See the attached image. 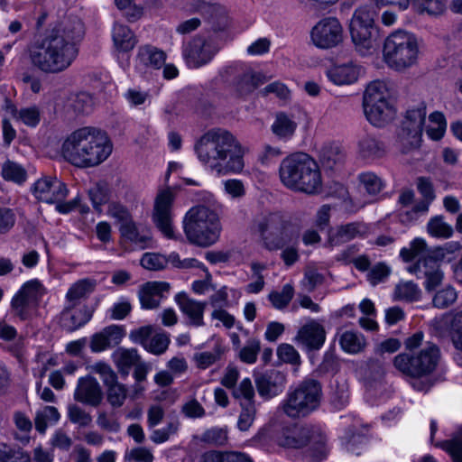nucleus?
<instances>
[{
    "label": "nucleus",
    "mask_w": 462,
    "mask_h": 462,
    "mask_svg": "<svg viewBox=\"0 0 462 462\" xmlns=\"http://www.w3.org/2000/svg\"><path fill=\"white\" fill-rule=\"evenodd\" d=\"M279 360L285 364L299 365L300 364V356L296 348L288 343H282L276 350Z\"/></svg>",
    "instance_id": "obj_59"
},
{
    "label": "nucleus",
    "mask_w": 462,
    "mask_h": 462,
    "mask_svg": "<svg viewBox=\"0 0 462 462\" xmlns=\"http://www.w3.org/2000/svg\"><path fill=\"white\" fill-rule=\"evenodd\" d=\"M322 395L320 383L314 379H306L289 388L280 409L291 419H300L315 411Z\"/></svg>",
    "instance_id": "obj_9"
},
{
    "label": "nucleus",
    "mask_w": 462,
    "mask_h": 462,
    "mask_svg": "<svg viewBox=\"0 0 462 462\" xmlns=\"http://www.w3.org/2000/svg\"><path fill=\"white\" fill-rule=\"evenodd\" d=\"M310 39L319 49L335 48L343 42V27L335 17L323 18L311 29Z\"/></svg>",
    "instance_id": "obj_15"
},
{
    "label": "nucleus",
    "mask_w": 462,
    "mask_h": 462,
    "mask_svg": "<svg viewBox=\"0 0 462 462\" xmlns=\"http://www.w3.org/2000/svg\"><path fill=\"white\" fill-rule=\"evenodd\" d=\"M266 81L263 74L246 69L239 75L236 82V90L241 96L247 95Z\"/></svg>",
    "instance_id": "obj_37"
},
{
    "label": "nucleus",
    "mask_w": 462,
    "mask_h": 462,
    "mask_svg": "<svg viewBox=\"0 0 462 462\" xmlns=\"http://www.w3.org/2000/svg\"><path fill=\"white\" fill-rule=\"evenodd\" d=\"M429 250L430 249H427V243L425 239L416 237L410 242L409 246L401 249L400 257L405 263H410L419 257L416 261L418 262L420 259L427 255Z\"/></svg>",
    "instance_id": "obj_41"
},
{
    "label": "nucleus",
    "mask_w": 462,
    "mask_h": 462,
    "mask_svg": "<svg viewBox=\"0 0 462 462\" xmlns=\"http://www.w3.org/2000/svg\"><path fill=\"white\" fill-rule=\"evenodd\" d=\"M60 415L58 410L53 406H45L38 411L35 415V429L41 434H44L48 425L55 424L59 421Z\"/></svg>",
    "instance_id": "obj_45"
},
{
    "label": "nucleus",
    "mask_w": 462,
    "mask_h": 462,
    "mask_svg": "<svg viewBox=\"0 0 462 462\" xmlns=\"http://www.w3.org/2000/svg\"><path fill=\"white\" fill-rule=\"evenodd\" d=\"M326 340V331L321 324L310 320L303 325L294 337V341L308 350H319Z\"/></svg>",
    "instance_id": "obj_21"
},
{
    "label": "nucleus",
    "mask_w": 462,
    "mask_h": 462,
    "mask_svg": "<svg viewBox=\"0 0 462 462\" xmlns=\"http://www.w3.org/2000/svg\"><path fill=\"white\" fill-rule=\"evenodd\" d=\"M339 345L346 353L357 354L365 349L366 341L362 334L345 331L339 337Z\"/></svg>",
    "instance_id": "obj_39"
},
{
    "label": "nucleus",
    "mask_w": 462,
    "mask_h": 462,
    "mask_svg": "<svg viewBox=\"0 0 462 462\" xmlns=\"http://www.w3.org/2000/svg\"><path fill=\"white\" fill-rule=\"evenodd\" d=\"M424 334L418 331L404 340L405 351L393 360V366L402 374L420 379L434 373L441 360L439 347L427 342L422 347Z\"/></svg>",
    "instance_id": "obj_4"
},
{
    "label": "nucleus",
    "mask_w": 462,
    "mask_h": 462,
    "mask_svg": "<svg viewBox=\"0 0 462 462\" xmlns=\"http://www.w3.org/2000/svg\"><path fill=\"white\" fill-rule=\"evenodd\" d=\"M439 323L448 330L454 346L462 351V310L443 315Z\"/></svg>",
    "instance_id": "obj_32"
},
{
    "label": "nucleus",
    "mask_w": 462,
    "mask_h": 462,
    "mask_svg": "<svg viewBox=\"0 0 462 462\" xmlns=\"http://www.w3.org/2000/svg\"><path fill=\"white\" fill-rule=\"evenodd\" d=\"M217 51L203 38H194L183 47V57L189 68L197 69L208 64Z\"/></svg>",
    "instance_id": "obj_18"
},
{
    "label": "nucleus",
    "mask_w": 462,
    "mask_h": 462,
    "mask_svg": "<svg viewBox=\"0 0 462 462\" xmlns=\"http://www.w3.org/2000/svg\"><path fill=\"white\" fill-rule=\"evenodd\" d=\"M376 9L372 5L358 7L350 22V34L357 51L365 56L374 49L372 32L374 28Z\"/></svg>",
    "instance_id": "obj_11"
},
{
    "label": "nucleus",
    "mask_w": 462,
    "mask_h": 462,
    "mask_svg": "<svg viewBox=\"0 0 462 462\" xmlns=\"http://www.w3.org/2000/svg\"><path fill=\"white\" fill-rule=\"evenodd\" d=\"M427 232L432 237L448 239L453 236L454 229L443 216H435L429 220Z\"/></svg>",
    "instance_id": "obj_44"
},
{
    "label": "nucleus",
    "mask_w": 462,
    "mask_h": 462,
    "mask_svg": "<svg viewBox=\"0 0 462 462\" xmlns=\"http://www.w3.org/2000/svg\"><path fill=\"white\" fill-rule=\"evenodd\" d=\"M435 446L448 452L454 462H462V430H457L450 439L439 441Z\"/></svg>",
    "instance_id": "obj_48"
},
{
    "label": "nucleus",
    "mask_w": 462,
    "mask_h": 462,
    "mask_svg": "<svg viewBox=\"0 0 462 462\" xmlns=\"http://www.w3.org/2000/svg\"><path fill=\"white\" fill-rule=\"evenodd\" d=\"M170 284L166 282H148L144 283L138 293L143 309L152 310L159 307L163 292H168Z\"/></svg>",
    "instance_id": "obj_27"
},
{
    "label": "nucleus",
    "mask_w": 462,
    "mask_h": 462,
    "mask_svg": "<svg viewBox=\"0 0 462 462\" xmlns=\"http://www.w3.org/2000/svg\"><path fill=\"white\" fill-rule=\"evenodd\" d=\"M290 226L285 217L280 212H264L256 216L253 221L252 228L260 237L279 231Z\"/></svg>",
    "instance_id": "obj_23"
},
{
    "label": "nucleus",
    "mask_w": 462,
    "mask_h": 462,
    "mask_svg": "<svg viewBox=\"0 0 462 462\" xmlns=\"http://www.w3.org/2000/svg\"><path fill=\"white\" fill-rule=\"evenodd\" d=\"M326 437L319 430H315L307 442V449L304 452V457L308 462H321L328 456L326 446Z\"/></svg>",
    "instance_id": "obj_31"
},
{
    "label": "nucleus",
    "mask_w": 462,
    "mask_h": 462,
    "mask_svg": "<svg viewBox=\"0 0 462 462\" xmlns=\"http://www.w3.org/2000/svg\"><path fill=\"white\" fill-rule=\"evenodd\" d=\"M175 300L180 311L188 318L189 326H204V311L207 306L206 302L190 299L183 292L178 293L175 296Z\"/></svg>",
    "instance_id": "obj_24"
},
{
    "label": "nucleus",
    "mask_w": 462,
    "mask_h": 462,
    "mask_svg": "<svg viewBox=\"0 0 462 462\" xmlns=\"http://www.w3.org/2000/svg\"><path fill=\"white\" fill-rule=\"evenodd\" d=\"M166 54L152 45H143L138 49L135 67L137 69H159L165 63Z\"/></svg>",
    "instance_id": "obj_28"
},
{
    "label": "nucleus",
    "mask_w": 462,
    "mask_h": 462,
    "mask_svg": "<svg viewBox=\"0 0 462 462\" xmlns=\"http://www.w3.org/2000/svg\"><path fill=\"white\" fill-rule=\"evenodd\" d=\"M282 183L290 189L316 194L321 189V173L316 161L305 152L284 158L279 168Z\"/></svg>",
    "instance_id": "obj_5"
},
{
    "label": "nucleus",
    "mask_w": 462,
    "mask_h": 462,
    "mask_svg": "<svg viewBox=\"0 0 462 462\" xmlns=\"http://www.w3.org/2000/svg\"><path fill=\"white\" fill-rule=\"evenodd\" d=\"M68 417L72 423L79 427H87L92 421L91 415L76 404H71L68 407Z\"/></svg>",
    "instance_id": "obj_63"
},
{
    "label": "nucleus",
    "mask_w": 462,
    "mask_h": 462,
    "mask_svg": "<svg viewBox=\"0 0 462 462\" xmlns=\"http://www.w3.org/2000/svg\"><path fill=\"white\" fill-rule=\"evenodd\" d=\"M89 197L94 208L100 212L102 206L109 200L107 186L103 183L95 185L89 190Z\"/></svg>",
    "instance_id": "obj_61"
},
{
    "label": "nucleus",
    "mask_w": 462,
    "mask_h": 462,
    "mask_svg": "<svg viewBox=\"0 0 462 462\" xmlns=\"http://www.w3.org/2000/svg\"><path fill=\"white\" fill-rule=\"evenodd\" d=\"M93 105L92 96L87 92H80L71 94L67 99L66 106L76 114H88Z\"/></svg>",
    "instance_id": "obj_43"
},
{
    "label": "nucleus",
    "mask_w": 462,
    "mask_h": 462,
    "mask_svg": "<svg viewBox=\"0 0 462 462\" xmlns=\"http://www.w3.org/2000/svg\"><path fill=\"white\" fill-rule=\"evenodd\" d=\"M395 297L406 301L417 300L420 296V290L412 282H400L395 288Z\"/></svg>",
    "instance_id": "obj_56"
},
{
    "label": "nucleus",
    "mask_w": 462,
    "mask_h": 462,
    "mask_svg": "<svg viewBox=\"0 0 462 462\" xmlns=\"http://www.w3.org/2000/svg\"><path fill=\"white\" fill-rule=\"evenodd\" d=\"M141 265L151 271H158L167 266L165 255L155 253H145L141 258Z\"/></svg>",
    "instance_id": "obj_64"
},
{
    "label": "nucleus",
    "mask_w": 462,
    "mask_h": 462,
    "mask_svg": "<svg viewBox=\"0 0 462 462\" xmlns=\"http://www.w3.org/2000/svg\"><path fill=\"white\" fill-rule=\"evenodd\" d=\"M358 180L365 190L370 195L378 194L384 186L382 179L371 171L360 173Z\"/></svg>",
    "instance_id": "obj_54"
},
{
    "label": "nucleus",
    "mask_w": 462,
    "mask_h": 462,
    "mask_svg": "<svg viewBox=\"0 0 462 462\" xmlns=\"http://www.w3.org/2000/svg\"><path fill=\"white\" fill-rule=\"evenodd\" d=\"M42 293V287L38 281L32 280L25 282L14 296L11 302L15 314L21 319H27L30 316V310L36 306Z\"/></svg>",
    "instance_id": "obj_16"
},
{
    "label": "nucleus",
    "mask_w": 462,
    "mask_h": 462,
    "mask_svg": "<svg viewBox=\"0 0 462 462\" xmlns=\"http://www.w3.org/2000/svg\"><path fill=\"white\" fill-rule=\"evenodd\" d=\"M295 294L294 287L291 283H286L282 286L281 291H272L267 299L271 302L272 306L278 310H285Z\"/></svg>",
    "instance_id": "obj_40"
},
{
    "label": "nucleus",
    "mask_w": 462,
    "mask_h": 462,
    "mask_svg": "<svg viewBox=\"0 0 462 462\" xmlns=\"http://www.w3.org/2000/svg\"><path fill=\"white\" fill-rule=\"evenodd\" d=\"M462 249L457 241H450L441 246L430 248L427 255L407 266V271L418 279H424L423 286L427 291H434L444 279L440 263L449 254H455Z\"/></svg>",
    "instance_id": "obj_8"
},
{
    "label": "nucleus",
    "mask_w": 462,
    "mask_h": 462,
    "mask_svg": "<svg viewBox=\"0 0 462 462\" xmlns=\"http://www.w3.org/2000/svg\"><path fill=\"white\" fill-rule=\"evenodd\" d=\"M92 314L93 311L88 306L83 305L78 310H69L67 317L64 316L63 310L62 319L69 320V324H65L69 329L75 330L88 323L92 318Z\"/></svg>",
    "instance_id": "obj_46"
},
{
    "label": "nucleus",
    "mask_w": 462,
    "mask_h": 462,
    "mask_svg": "<svg viewBox=\"0 0 462 462\" xmlns=\"http://www.w3.org/2000/svg\"><path fill=\"white\" fill-rule=\"evenodd\" d=\"M170 342V337L166 333H158L151 337L144 349L153 355L159 356L168 349Z\"/></svg>",
    "instance_id": "obj_60"
},
{
    "label": "nucleus",
    "mask_w": 462,
    "mask_h": 462,
    "mask_svg": "<svg viewBox=\"0 0 462 462\" xmlns=\"http://www.w3.org/2000/svg\"><path fill=\"white\" fill-rule=\"evenodd\" d=\"M127 396V389L125 384L117 381L107 385V401L114 407H121Z\"/></svg>",
    "instance_id": "obj_57"
},
{
    "label": "nucleus",
    "mask_w": 462,
    "mask_h": 462,
    "mask_svg": "<svg viewBox=\"0 0 462 462\" xmlns=\"http://www.w3.org/2000/svg\"><path fill=\"white\" fill-rule=\"evenodd\" d=\"M389 93L383 81H373L365 88L363 99L365 115L375 126L383 125L393 114Z\"/></svg>",
    "instance_id": "obj_10"
},
{
    "label": "nucleus",
    "mask_w": 462,
    "mask_h": 462,
    "mask_svg": "<svg viewBox=\"0 0 462 462\" xmlns=\"http://www.w3.org/2000/svg\"><path fill=\"white\" fill-rule=\"evenodd\" d=\"M112 151L113 143L107 134L88 126L73 131L61 146L64 159L79 168L101 164L111 155Z\"/></svg>",
    "instance_id": "obj_3"
},
{
    "label": "nucleus",
    "mask_w": 462,
    "mask_h": 462,
    "mask_svg": "<svg viewBox=\"0 0 462 462\" xmlns=\"http://www.w3.org/2000/svg\"><path fill=\"white\" fill-rule=\"evenodd\" d=\"M296 128V122L284 113L277 114L271 126L273 134L282 140L290 139Z\"/></svg>",
    "instance_id": "obj_38"
},
{
    "label": "nucleus",
    "mask_w": 462,
    "mask_h": 462,
    "mask_svg": "<svg viewBox=\"0 0 462 462\" xmlns=\"http://www.w3.org/2000/svg\"><path fill=\"white\" fill-rule=\"evenodd\" d=\"M261 349V343L258 338H250L240 349L239 357L244 363L252 365L257 360Z\"/></svg>",
    "instance_id": "obj_58"
},
{
    "label": "nucleus",
    "mask_w": 462,
    "mask_h": 462,
    "mask_svg": "<svg viewBox=\"0 0 462 462\" xmlns=\"http://www.w3.org/2000/svg\"><path fill=\"white\" fill-rule=\"evenodd\" d=\"M315 430L309 425H294L283 429L277 438L280 446L291 448H300L306 446L309 438Z\"/></svg>",
    "instance_id": "obj_26"
},
{
    "label": "nucleus",
    "mask_w": 462,
    "mask_h": 462,
    "mask_svg": "<svg viewBox=\"0 0 462 462\" xmlns=\"http://www.w3.org/2000/svg\"><path fill=\"white\" fill-rule=\"evenodd\" d=\"M32 195L39 201L56 204V209L61 214H68L77 207L76 200L63 202L69 189L65 183L55 176H42L31 188Z\"/></svg>",
    "instance_id": "obj_12"
},
{
    "label": "nucleus",
    "mask_w": 462,
    "mask_h": 462,
    "mask_svg": "<svg viewBox=\"0 0 462 462\" xmlns=\"http://www.w3.org/2000/svg\"><path fill=\"white\" fill-rule=\"evenodd\" d=\"M2 176L5 180L21 184L26 180V171L20 164L6 161L2 166Z\"/></svg>",
    "instance_id": "obj_51"
},
{
    "label": "nucleus",
    "mask_w": 462,
    "mask_h": 462,
    "mask_svg": "<svg viewBox=\"0 0 462 462\" xmlns=\"http://www.w3.org/2000/svg\"><path fill=\"white\" fill-rule=\"evenodd\" d=\"M239 371L234 365H227L220 380L221 384L232 390V396L236 400H252L254 398V388L249 378H244L236 386Z\"/></svg>",
    "instance_id": "obj_19"
},
{
    "label": "nucleus",
    "mask_w": 462,
    "mask_h": 462,
    "mask_svg": "<svg viewBox=\"0 0 462 462\" xmlns=\"http://www.w3.org/2000/svg\"><path fill=\"white\" fill-rule=\"evenodd\" d=\"M426 114V106L423 105L406 112L396 140L402 153H408L420 148Z\"/></svg>",
    "instance_id": "obj_13"
},
{
    "label": "nucleus",
    "mask_w": 462,
    "mask_h": 462,
    "mask_svg": "<svg viewBox=\"0 0 462 462\" xmlns=\"http://www.w3.org/2000/svg\"><path fill=\"white\" fill-rule=\"evenodd\" d=\"M182 225L188 241L200 247L214 245L222 230L217 213L204 205L190 208L183 217Z\"/></svg>",
    "instance_id": "obj_6"
},
{
    "label": "nucleus",
    "mask_w": 462,
    "mask_h": 462,
    "mask_svg": "<svg viewBox=\"0 0 462 462\" xmlns=\"http://www.w3.org/2000/svg\"><path fill=\"white\" fill-rule=\"evenodd\" d=\"M199 161L212 171L239 173L243 171L245 148L228 130L213 128L195 143Z\"/></svg>",
    "instance_id": "obj_2"
},
{
    "label": "nucleus",
    "mask_w": 462,
    "mask_h": 462,
    "mask_svg": "<svg viewBox=\"0 0 462 462\" xmlns=\"http://www.w3.org/2000/svg\"><path fill=\"white\" fill-rule=\"evenodd\" d=\"M369 228L364 222H350L330 227L327 233L325 246L333 248L340 246L356 238H363L368 234Z\"/></svg>",
    "instance_id": "obj_17"
},
{
    "label": "nucleus",
    "mask_w": 462,
    "mask_h": 462,
    "mask_svg": "<svg viewBox=\"0 0 462 462\" xmlns=\"http://www.w3.org/2000/svg\"><path fill=\"white\" fill-rule=\"evenodd\" d=\"M457 298V291L451 285H448L439 290L432 300L434 307L445 309L452 305Z\"/></svg>",
    "instance_id": "obj_55"
},
{
    "label": "nucleus",
    "mask_w": 462,
    "mask_h": 462,
    "mask_svg": "<svg viewBox=\"0 0 462 462\" xmlns=\"http://www.w3.org/2000/svg\"><path fill=\"white\" fill-rule=\"evenodd\" d=\"M74 399L93 407L98 406L103 399L98 382L92 376L79 378L74 392Z\"/></svg>",
    "instance_id": "obj_22"
},
{
    "label": "nucleus",
    "mask_w": 462,
    "mask_h": 462,
    "mask_svg": "<svg viewBox=\"0 0 462 462\" xmlns=\"http://www.w3.org/2000/svg\"><path fill=\"white\" fill-rule=\"evenodd\" d=\"M447 130V120L442 112L435 111L429 116V125L426 127L427 135L433 141L443 138Z\"/></svg>",
    "instance_id": "obj_42"
},
{
    "label": "nucleus",
    "mask_w": 462,
    "mask_h": 462,
    "mask_svg": "<svg viewBox=\"0 0 462 462\" xmlns=\"http://www.w3.org/2000/svg\"><path fill=\"white\" fill-rule=\"evenodd\" d=\"M115 48L126 52L133 50L137 42L134 32L125 25L116 23L112 32Z\"/></svg>",
    "instance_id": "obj_36"
},
{
    "label": "nucleus",
    "mask_w": 462,
    "mask_h": 462,
    "mask_svg": "<svg viewBox=\"0 0 462 462\" xmlns=\"http://www.w3.org/2000/svg\"><path fill=\"white\" fill-rule=\"evenodd\" d=\"M357 152L363 159L374 160L385 153L384 144L372 134L363 135L357 143Z\"/></svg>",
    "instance_id": "obj_33"
},
{
    "label": "nucleus",
    "mask_w": 462,
    "mask_h": 462,
    "mask_svg": "<svg viewBox=\"0 0 462 462\" xmlns=\"http://www.w3.org/2000/svg\"><path fill=\"white\" fill-rule=\"evenodd\" d=\"M222 356L220 346L215 347L212 351L196 352L193 355L192 361L197 368L205 370L217 363Z\"/></svg>",
    "instance_id": "obj_50"
},
{
    "label": "nucleus",
    "mask_w": 462,
    "mask_h": 462,
    "mask_svg": "<svg viewBox=\"0 0 462 462\" xmlns=\"http://www.w3.org/2000/svg\"><path fill=\"white\" fill-rule=\"evenodd\" d=\"M420 14H428L430 16L442 15L446 11V0H411Z\"/></svg>",
    "instance_id": "obj_49"
},
{
    "label": "nucleus",
    "mask_w": 462,
    "mask_h": 462,
    "mask_svg": "<svg viewBox=\"0 0 462 462\" xmlns=\"http://www.w3.org/2000/svg\"><path fill=\"white\" fill-rule=\"evenodd\" d=\"M420 51L417 37L406 31H395L384 40L383 60L397 72H405L419 63Z\"/></svg>",
    "instance_id": "obj_7"
},
{
    "label": "nucleus",
    "mask_w": 462,
    "mask_h": 462,
    "mask_svg": "<svg viewBox=\"0 0 462 462\" xmlns=\"http://www.w3.org/2000/svg\"><path fill=\"white\" fill-rule=\"evenodd\" d=\"M238 401L240 402L242 411L238 417L237 427L240 430L246 431L253 425L255 419L256 408L254 405V398L252 400Z\"/></svg>",
    "instance_id": "obj_47"
},
{
    "label": "nucleus",
    "mask_w": 462,
    "mask_h": 462,
    "mask_svg": "<svg viewBox=\"0 0 462 462\" xmlns=\"http://www.w3.org/2000/svg\"><path fill=\"white\" fill-rule=\"evenodd\" d=\"M291 225L279 231L271 232L261 238L262 245L268 251H278L290 245L293 239Z\"/></svg>",
    "instance_id": "obj_35"
},
{
    "label": "nucleus",
    "mask_w": 462,
    "mask_h": 462,
    "mask_svg": "<svg viewBox=\"0 0 462 462\" xmlns=\"http://www.w3.org/2000/svg\"><path fill=\"white\" fill-rule=\"evenodd\" d=\"M175 193L170 188L160 189L155 197L152 221L162 234L169 238L175 239L174 226L172 223V206Z\"/></svg>",
    "instance_id": "obj_14"
},
{
    "label": "nucleus",
    "mask_w": 462,
    "mask_h": 462,
    "mask_svg": "<svg viewBox=\"0 0 462 462\" xmlns=\"http://www.w3.org/2000/svg\"><path fill=\"white\" fill-rule=\"evenodd\" d=\"M96 286V281L89 278L81 279L74 282L65 296L64 316L67 317L69 310L76 309L82 300L87 299L94 291Z\"/></svg>",
    "instance_id": "obj_25"
},
{
    "label": "nucleus",
    "mask_w": 462,
    "mask_h": 462,
    "mask_svg": "<svg viewBox=\"0 0 462 462\" xmlns=\"http://www.w3.org/2000/svg\"><path fill=\"white\" fill-rule=\"evenodd\" d=\"M84 35L80 20H65L55 26L30 50L32 65L45 74H59L68 69L79 54V42Z\"/></svg>",
    "instance_id": "obj_1"
},
{
    "label": "nucleus",
    "mask_w": 462,
    "mask_h": 462,
    "mask_svg": "<svg viewBox=\"0 0 462 462\" xmlns=\"http://www.w3.org/2000/svg\"><path fill=\"white\" fill-rule=\"evenodd\" d=\"M121 236L132 244L145 248L151 241V235L148 230L140 229L134 218L119 226Z\"/></svg>",
    "instance_id": "obj_30"
},
{
    "label": "nucleus",
    "mask_w": 462,
    "mask_h": 462,
    "mask_svg": "<svg viewBox=\"0 0 462 462\" xmlns=\"http://www.w3.org/2000/svg\"><path fill=\"white\" fill-rule=\"evenodd\" d=\"M359 73L360 68L353 62L334 65L326 71L328 79L337 86L355 83L358 79Z\"/></svg>",
    "instance_id": "obj_29"
},
{
    "label": "nucleus",
    "mask_w": 462,
    "mask_h": 462,
    "mask_svg": "<svg viewBox=\"0 0 462 462\" xmlns=\"http://www.w3.org/2000/svg\"><path fill=\"white\" fill-rule=\"evenodd\" d=\"M106 214L115 219L116 223L119 224V226L133 218L129 208L119 200L108 202Z\"/></svg>",
    "instance_id": "obj_52"
},
{
    "label": "nucleus",
    "mask_w": 462,
    "mask_h": 462,
    "mask_svg": "<svg viewBox=\"0 0 462 462\" xmlns=\"http://www.w3.org/2000/svg\"><path fill=\"white\" fill-rule=\"evenodd\" d=\"M285 375L275 369L265 371L255 378L258 393L264 399H271L280 394L285 386Z\"/></svg>",
    "instance_id": "obj_20"
},
{
    "label": "nucleus",
    "mask_w": 462,
    "mask_h": 462,
    "mask_svg": "<svg viewBox=\"0 0 462 462\" xmlns=\"http://www.w3.org/2000/svg\"><path fill=\"white\" fill-rule=\"evenodd\" d=\"M112 358L119 373L125 375H127L131 368L142 361L135 348L119 347L113 353Z\"/></svg>",
    "instance_id": "obj_34"
},
{
    "label": "nucleus",
    "mask_w": 462,
    "mask_h": 462,
    "mask_svg": "<svg viewBox=\"0 0 462 462\" xmlns=\"http://www.w3.org/2000/svg\"><path fill=\"white\" fill-rule=\"evenodd\" d=\"M344 159V153L338 144L330 143L324 145L320 150V160L328 167L332 168Z\"/></svg>",
    "instance_id": "obj_53"
},
{
    "label": "nucleus",
    "mask_w": 462,
    "mask_h": 462,
    "mask_svg": "<svg viewBox=\"0 0 462 462\" xmlns=\"http://www.w3.org/2000/svg\"><path fill=\"white\" fill-rule=\"evenodd\" d=\"M14 116L25 125L35 127L40 123L41 112L36 106H32L21 108L19 111H17Z\"/></svg>",
    "instance_id": "obj_62"
}]
</instances>
